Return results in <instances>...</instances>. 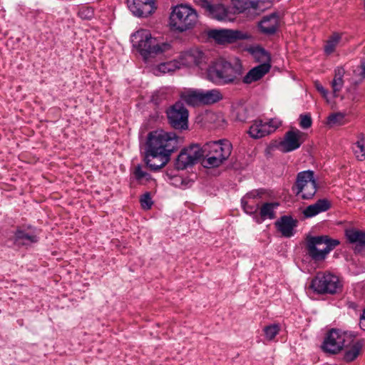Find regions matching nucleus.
Instances as JSON below:
<instances>
[{
	"label": "nucleus",
	"instance_id": "72a5a7b5",
	"mask_svg": "<svg viewBox=\"0 0 365 365\" xmlns=\"http://www.w3.org/2000/svg\"><path fill=\"white\" fill-rule=\"evenodd\" d=\"M140 202L143 210H150L153 204L150 192H145L140 197Z\"/></svg>",
	"mask_w": 365,
	"mask_h": 365
},
{
	"label": "nucleus",
	"instance_id": "b1692460",
	"mask_svg": "<svg viewBox=\"0 0 365 365\" xmlns=\"http://www.w3.org/2000/svg\"><path fill=\"white\" fill-rule=\"evenodd\" d=\"M14 242L18 245H29L38 241L36 235L22 230H17L14 236Z\"/></svg>",
	"mask_w": 365,
	"mask_h": 365
},
{
	"label": "nucleus",
	"instance_id": "f8f14e48",
	"mask_svg": "<svg viewBox=\"0 0 365 365\" xmlns=\"http://www.w3.org/2000/svg\"><path fill=\"white\" fill-rule=\"evenodd\" d=\"M200 150L199 144H192L183 148L175 161L177 170H185L200 161Z\"/></svg>",
	"mask_w": 365,
	"mask_h": 365
},
{
	"label": "nucleus",
	"instance_id": "2f4dec72",
	"mask_svg": "<svg viewBox=\"0 0 365 365\" xmlns=\"http://www.w3.org/2000/svg\"><path fill=\"white\" fill-rule=\"evenodd\" d=\"M358 138L356 145L359 150H355V155L358 160H364L365 159L364 135L363 133L359 134Z\"/></svg>",
	"mask_w": 365,
	"mask_h": 365
},
{
	"label": "nucleus",
	"instance_id": "5701e85b",
	"mask_svg": "<svg viewBox=\"0 0 365 365\" xmlns=\"http://www.w3.org/2000/svg\"><path fill=\"white\" fill-rule=\"evenodd\" d=\"M330 207L331 203L327 199H320L315 203L307 207L302 213L306 217H312L328 210Z\"/></svg>",
	"mask_w": 365,
	"mask_h": 365
},
{
	"label": "nucleus",
	"instance_id": "58836bf2",
	"mask_svg": "<svg viewBox=\"0 0 365 365\" xmlns=\"http://www.w3.org/2000/svg\"><path fill=\"white\" fill-rule=\"evenodd\" d=\"M82 19H90L93 16V11L90 9H82L78 12Z\"/></svg>",
	"mask_w": 365,
	"mask_h": 365
},
{
	"label": "nucleus",
	"instance_id": "a878e982",
	"mask_svg": "<svg viewBox=\"0 0 365 365\" xmlns=\"http://www.w3.org/2000/svg\"><path fill=\"white\" fill-rule=\"evenodd\" d=\"M279 206L277 202H266L263 204L259 210V215L262 220L274 219L275 217L274 209Z\"/></svg>",
	"mask_w": 365,
	"mask_h": 365
},
{
	"label": "nucleus",
	"instance_id": "37998d69",
	"mask_svg": "<svg viewBox=\"0 0 365 365\" xmlns=\"http://www.w3.org/2000/svg\"><path fill=\"white\" fill-rule=\"evenodd\" d=\"M359 326L361 329L365 331V309L363 312V314L361 316Z\"/></svg>",
	"mask_w": 365,
	"mask_h": 365
},
{
	"label": "nucleus",
	"instance_id": "4be33fe9",
	"mask_svg": "<svg viewBox=\"0 0 365 365\" xmlns=\"http://www.w3.org/2000/svg\"><path fill=\"white\" fill-rule=\"evenodd\" d=\"M271 68V64H259L252 69L243 78V83L250 84L262 78Z\"/></svg>",
	"mask_w": 365,
	"mask_h": 365
},
{
	"label": "nucleus",
	"instance_id": "39448f33",
	"mask_svg": "<svg viewBox=\"0 0 365 365\" xmlns=\"http://www.w3.org/2000/svg\"><path fill=\"white\" fill-rule=\"evenodd\" d=\"M198 22V14L195 9L186 4L173 8L170 16V26L173 31L184 32L193 29Z\"/></svg>",
	"mask_w": 365,
	"mask_h": 365
},
{
	"label": "nucleus",
	"instance_id": "ddd939ff",
	"mask_svg": "<svg viewBox=\"0 0 365 365\" xmlns=\"http://www.w3.org/2000/svg\"><path fill=\"white\" fill-rule=\"evenodd\" d=\"M207 35L218 44L232 43L249 38L247 34L232 29H213L208 31Z\"/></svg>",
	"mask_w": 365,
	"mask_h": 365
},
{
	"label": "nucleus",
	"instance_id": "9d476101",
	"mask_svg": "<svg viewBox=\"0 0 365 365\" xmlns=\"http://www.w3.org/2000/svg\"><path fill=\"white\" fill-rule=\"evenodd\" d=\"M292 189L296 195H300L302 199L312 198L317 190L314 171L304 170L299 172L297 175L296 182Z\"/></svg>",
	"mask_w": 365,
	"mask_h": 365
},
{
	"label": "nucleus",
	"instance_id": "c756f323",
	"mask_svg": "<svg viewBox=\"0 0 365 365\" xmlns=\"http://www.w3.org/2000/svg\"><path fill=\"white\" fill-rule=\"evenodd\" d=\"M178 63L175 61H168L159 64L155 69L154 73L157 76L160 74H165L175 71L178 68Z\"/></svg>",
	"mask_w": 365,
	"mask_h": 365
},
{
	"label": "nucleus",
	"instance_id": "aec40b11",
	"mask_svg": "<svg viewBox=\"0 0 365 365\" xmlns=\"http://www.w3.org/2000/svg\"><path fill=\"white\" fill-rule=\"evenodd\" d=\"M348 344L344 346L343 360L346 363L354 361L359 355L364 346V339L354 341V336L351 334V339L347 342Z\"/></svg>",
	"mask_w": 365,
	"mask_h": 365
},
{
	"label": "nucleus",
	"instance_id": "79ce46f5",
	"mask_svg": "<svg viewBox=\"0 0 365 365\" xmlns=\"http://www.w3.org/2000/svg\"><path fill=\"white\" fill-rule=\"evenodd\" d=\"M242 203L243 205L244 210L246 212L252 213L256 212L257 207H250L248 205H247L245 203H244V201H242Z\"/></svg>",
	"mask_w": 365,
	"mask_h": 365
},
{
	"label": "nucleus",
	"instance_id": "7ed1b4c3",
	"mask_svg": "<svg viewBox=\"0 0 365 365\" xmlns=\"http://www.w3.org/2000/svg\"><path fill=\"white\" fill-rule=\"evenodd\" d=\"M130 41L133 47L140 53L145 61L171 49L170 43L160 42L153 38L150 32L146 29L136 31L131 35Z\"/></svg>",
	"mask_w": 365,
	"mask_h": 365
},
{
	"label": "nucleus",
	"instance_id": "f704fd0d",
	"mask_svg": "<svg viewBox=\"0 0 365 365\" xmlns=\"http://www.w3.org/2000/svg\"><path fill=\"white\" fill-rule=\"evenodd\" d=\"M344 115L341 113H332L327 118V124L334 125L341 124Z\"/></svg>",
	"mask_w": 365,
	"mask_h": 365
},
{
	"label": "nucleus",
	"instance_id": "20e7f679",
	"mask_svg": "<svg viewBox=\"0 0 365 365\" xmlns=\"http://www.w3.org/2000/svg\"><path fill=\"white\" fill-rule=\"evenodd\" d=\"M242 73V67L240 62L235 64L218 59L209 66L207 71V79L216 85L236 84Z\"/></svg>",
	"mask_w": 365,
	"mask_h": 365
},
{
	"label": "nucleus",
	"instance_id": "4468645a",
	"mask_svg": "<svg viewBox=\"0 0 365 365\" xmlns=\"http://www.w3.org/2000/svg\"><path fill=\"white\" fill-rule=\"evenodd\" d=\"M194 1L212 19L223 21L228 17L227 9L219 0H194Z\"/></svg>",
	"mask_w": 365,
	"mask_h": 365
},
{
	"label": "nucleus",
	"instance_id": "a19ab883",
	"mask_svg": "<svg viewBox=\"0 0 365 365\" xmlns=\"http://www.w3.org/2000/svg\"><path fill=\"white\" fill-rule=\"evenodd\" d=\"M359 72V75L361 78L363 79L365 77V63H362L356 71Z\"/></svg>",
	"mask_w": 365,
	"mask_h": 365
},
{
	"label": "nucleus",
	"instance_id": "c9c22d12",
	"mask_svg": "<svg viewBox=\"0 0 365 365\" xmlns=\"http://www.w3.org/2000/svg\"><path fill=\"white\" fill-rule=\"evenodd\" d=\"M312 120L310 114H301L299 115V125L303 129H307L312 126Z\"/></svg>",
	"mask_w": 365,
	"mask_h": 365
},
{
	"label": "nucleus",
	"instance_id": "bb28decb",
	"mask_svg": "<svg viewBox=\"0 0 365 365\" xmlns=\"http://www.w3.org/2000/svg\"><path fill=\"white\" fill-rule=\"evenodd\" d=\"M334 73V77L331 82V87L334 96H337V93L341 90L344 86L343 76L344 74V70L342 68H337L335 69Z\"/></svg>",
	"mask_w": 365,
	"mask_h": 365
},
{
	"label": "nucleus",
	"instance_id": "4c0bfd02",
	"mask_svg": "<svg viewBox=\"0 0 365 365\" xmlns=\"http://www.w3.org/2000/svg\"><path fill=\"white\" fill-rule=\"evenodd\" d=\"M134 175L135 178L138 180H141L143 179L148 180V178H150V175L145 171H143L140 165H138L135 167L134 170Z\"/></svg>",
	"mask_w": 365,
	"mask_h": 365
},
{
	"label": "nucleus",
	"instance_id": "473e14b6",
	"mask_svg": "<svg viewBox=\"0 0 365 365\" xmlns=\"http://www.w3.org/2000/svg\"><path fill=\"white\" fill-rule=\"evenodd\" d=\"M280 327L277 324L266 326L264 328V336L267 339L272 340L279 332Z\"/></svg>",
	"mask_w": 365,
	"mask_h": 365
},
{
	"label": "nucleus",
	"instance_id": "423d86ee",
	"mask_svg": "<svg viewBox=\"0 0 365 365\" xmlns=\"http://www.w3.org/2000/svg\"><path fill=\"white\" fill-rule=\"evenodd\" d=\"M339 245V240L331 239L327 235L310 237L307 241V254L315 262L323 261Z\"/></svg>",
	"mask_w": 365,
	"mask_h": 365
},
{
	"label": "nucleus",
	"instance_id": "a211bd4d",
	"mask_svg": "<svg viewBox=\"0 0 365 365\" xmlns=\"http://www.w3.org/2000/svg\"><path fill=\"white\" fill-rule=\"evenodd\" d=\"M279 125L273 120L269 123L255 120L250 126L248 133L252 138H261L274 132Z\"/></svg>",
	"mask_w": 365,
	"mask_h": 365
},
{
	"label": "nucleus",
	"instance_id": "f257e3e1",
	"mask_svg": "<svg viewBox=\"0 0 365 365\" xmlns=\"http://www.w3.org/2000/svg\"><path fill=\"white\" fill-rule=\"evenodd\" d=\"M180 145V138L173 132L155 130L148 137L145 162L151 170H158L170 161Z\"/></svg>",
	"mask_w": 365,
	"mask_h": 365
},
{
	"label": "nucleus",
	"instance_id": "7c9ffc66",
	"mask_svg": "<svg viewBox=\"0 0 365 365\" xmlns=\"http://www.w3.org/2000/svg\"><path fill=\"white\" fill-rule=\"evenodd\" d=\"M232 5L233 6L235 12H244L250 5L252 8L257 9V3L255 1H250V0H231Z\"/></svg>",
	"mask_w": 365,
	"mask_h": 365
},
{
	"label": "nucleus",
	"instance_id": "0eeeda50",
	"mask_svg": "<svg viewBox=\"0 0 365 365\" xmlns=\"http://www.w3.org/2000/svg\"><path fill=\"white\" fill-rule=\"evenodd\" d=\"M180 101L190 106H200L215 103L222 99L223 96L217 89L208 91L190 89L181 92Z\"/></svg>",
	"mask_w": 365,
	"mask_h": 365
},
{
	"label": "nucleus",
	"instance_id": "f03ea898",
	"mask_svg": "<svg viewBox=\"0 0 365 365\" xmlns=\"http://www.w3.org/2000/svg\"><path fill=\"white\" fill-rule=\"evenodd\" d=\"M200 163L205 168H218L230 156L232 145L225 139L209 141L200 146Z\"/></svg>",
	"mask_w": 365,
	"mask_h": 365
},
{
	"label": "nucleus",
	"instance_id": "c85d7f7f",
	"mask_svg": "<svg viewBox=\"0 0 365 365\" xmlns=\"http://www.w3.org/2000/svg\"><path fill=\"white\" fill-rule=\"evenodd\" d=\"M252 55L259 64H271V57L269 53L261 47H256L252 50Z\"/></svg>",
	"mask_w": 365,
	"mask_h": 365
},
{
	"label": "nucleus",
	"instance_id": "ea45409f",
	"mask_svg": "<svg viewBox=\"0 0 365 365\" xmlns=\"http://www.w3.org/2000/svg\"><path fill=\"white\" fill-rule=\"evenodd\" d=\"M314 86H315L316 89L322 94V96L324 98H327V95H328L327 90H326L324 88V86L319 81L314 82Z\"/></svg>",
	"mask_w": 365,
	"mask_h": 365
},
{
	"label": "nucleus",
	"instance_id": "412c9836",
	"mask_svg": "<svg viewBox=\"0 0 365 365\" xmlns=\"http://www.w3.org/2000/svg\"><path fill=\"white\" fill-rule=\"evenodd\" d=\"M204 60L205 55L198 48H192L184 51L180 56L181 64L188 67L200 66Z\"/></svg>",
	"mask_w": 365,
	"mask_h": 365
},
{
	"label": "nucleus",
	"instance_id": "393cba45",
	"mask_svg": "<svg viewBox=\"0 0 365 365\" xmlns=\"http://www.w3.org/2000/svg\"><path fill=\"white\" fill-rule=\"evenodd\" d=\"M342 34L335 32L328 38L324 46V50L327 55H330L334 52L336 46L340 43Z\"/></svg>",
	"mask_w": 365,
	"mask_h": 365
},
{
	"label": "nucleus",
	"instance_id": "1a4fd4ad",
	"mask_svg": "<svg viewBox=\"0 0 365 365\" xmlns=\"http://www.w3.org/2000/svg\"><path fill=\"white\" fill-rule=\"evenodd\" d=\"M350 339H351L350 333L339 329H331L327 333L321 348L326 353L336 354L348 344Z\"/></svg>",
	"mask_w": 365,
	"mask_h": 365
},
{
	"label": "nucleus",
	"instance_id": "f3484780",
	"mask_svg": "<svg viewBox=\"0 0 365 365\" xmlns=\"http://www.w3.org/2000/svg\"><path fill=\"white\" fill-rule=\"evenodd\" d=\"M280 25L279 14L276 12L264 16L258 22V29L265 36H272L278 31Z\"/></svg>",
	"mask_w": 365,
	"mask_h": 365
},
{
	"label": "nucleus",
	"instance_id": "dca6fc26",
	"mask_svg": "<svg viewBox=\"0 0 365 365\" xmlns=\"http://www.w3.org/2000/svg\"><path fill=\"white\" fill-rule=\"evenodd\" d=\"M128 8L136 16L147 17L156 9L155 0H128Z\"/></svg>",
	"mask_w": 365,
	"mask_h": 365
},
{
	"label": "nucleus",
	"instance_id": "e433bc0d",
	"mask_svg": "<svg viewBox=\"0 0 365 365\" xmlns=\"http://www.w3.org/2000/svg\"><path fill=\"white\" fill-rule=\"evenodd\" d=\"M236 118L239 121L244 122L247 118V110L242 106L236 108Z\"/></svg>",
	"mask_w": 365,
	"mask_h": 365
},
{
	"label": "nucleus",
	"instance_id": "6ab92c4d",
	"mask_svg": "<svg viewBox=\"0 0 365 365\" xmlns=\"http://www.w3.org/2000/svg\"><path fill=\"white\" fill-rule=\"evenodd\" d=\"M274 226L282 237L289 238L294 235V228L297 226V220L290 215H284L274 222Z\"/></svg>",
	"mask_w": 365,
	"mask_h": 365
},
{
	"label": "nucleus",
	"instance_id": "2eb2a0df",
	"mask_svg": "<svg viewBox=\"0 0 365 365\" xmlns=\"http://www.w3.org/2000/svg\"><path fill=\"white\" fill-rule=\"evenodd\" d=\"M304 133L299 130L287 131L283 140L279 143V148L283 153H289L298 149L303 143Z\"/></svg>",
	"mask_w": 365,
	"mask_h": 365
},
{
	"label": "nucleus",
	"instance_id": "9b49d317",
	"mask_svg": "<svg viewBox=\"0 0 365 365\" xmlns=\"http://www.w3.org/2000/svg\"><path fill=\"white\" fill-rule=\"evenodd\" d=\"M168 123L176 130H186L188 128L189 112L181 101H177L166 111Z\"/></svg>",
	"mask_w": 365,
	"mask_h": 365
},
{
	"label": "nucleus",
	"instance_id": "6e6552de",
	"mask_svg": "<svg viewBox=\"0 0 365 365\" xmlns=\"http://www.w3.org/2000/svg\"><path fill=\"white\" fill-rule=\"evenodd\" d=\"M342 282L339 278L329 272H319L312 279L311 287L319 294H336L342 289Z\"/></svg>",
	"mask_w": 365,
	"mask_h": 365
},
{
	"label": "nucleus",
	"instance_id": "cd10ccee",
	"mask_svg": "<svg viewBox=\"0 0 365 365\" xmlns=\"http://www.w3.org/2000/svg\"><path fill=\"white\" fill-rule=\"evenodd\" d=\"M346 236L351 243L365 245V232L357 230H348L346 231Z\"/></svg>",
	"mask_w": 365,
	"mask_h": 365
}]
</instances>
